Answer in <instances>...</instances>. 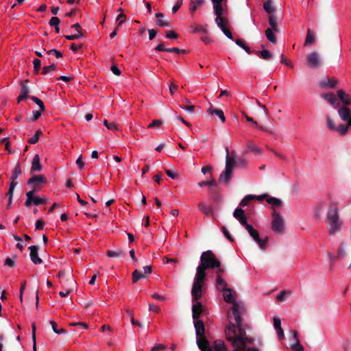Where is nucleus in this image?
<instances>
[{
  "label": "nucleus",
  "mask_w": 351,
  "mask_h": 351,
  "mask_svg": "<svg viewBox=\"0 0 351 351\" xmlns=\"http://www.w3.org/2000/svg\"><path fill=\"white\" fill-rule=\"evenodd\" d=\"M245 315V308L242 304H236L233 308V317L228 314L229 324L226 326L225 332L226 339L234 347L233 351H243L246 343H252L253 339L246 336L245 328L247 325L242 322L241 317Z\"/></svg>",
  "instance_id": "nucleus-1"
},
{
  "label": "nucleus",
  "mask_w": 351,
  "mask_h": 351,
  "mask_svg": "<svg viewBox=\"0 0 351 351\" xmlns=\"http://www.w3.org/2000/svg\"><path fill=\"white\" fill-rule=\"evenodd\" d=\"M326 222L329 226L330 234L334 235L339 231L342 222L339 220V207L337 203L332 202L330 204Z\"/></svg>",
  "instance_id": "nucleus-2"
},
{
  "label": "nucleus",
  "mask_w": 351,
  "mask_h": 351,
  "mask_svg": "<svg viewBox=\"0 0 351 351\" xmlns=\"http://www.w3.org/2000/svg\"><path fill=\"white\" fill-rule=\"evenodd\" d=\"M245 162L243 160L238 158L237 155H226V168L219 178V182L228 184L232 173V169L236 165H243Z\"/></svg>",
  "instance_id": "nucleus-3"
},
{
  "label": "nucleus",
  "mask_w": 351,
  "mask_h": 351,
  "mask_svg": "<svg viewBox=\"0 0 351 351\" xmlns=\"http://www.w3.org/2000/svg\"><path fill=\"white\" fill-rule=\"evenodd\" d=\"M199 265L206 269H214L215 267L220 266L221 262L211 250H207L202 254Z\"/></svg>",
  "instance_id": "nucleus-4"
},
{
  "label": "nucleus",
  "mask_w": 351,
  "mask_h": 351,
  "mask_svg": "<svg viewBox=\"0 0 351 351\" xmlns=\"http://www.w3.org/2000/svg\"><path fill=\"white\" fill-rule=\"evenodd\" d=\"M224 293L223 294V299L227 303H230L232 304L230 311H228V314L230 313L232 317H233V308L236 304H242L243 307L245 308V314L247 311V306L243 302H237L235 301L234 298L236 296V293L230 289V291H223ZM228 317V315H227ZM232 321H234V317H232Z\"/></svg>",
  "instance_id": "nucleus-5"
},
{
  "label": "nucleus",
  "mask_w": 351,
  "mask_h": 351,
  "mask_svg": "<svg viewBox=\"0 0 351 351\" xmlns=\"http://www.w3.org/2000/svg\"><path fill=\"white\" fill-rule=\"evenodd\" d=\"M245 229L253 239L258 244L259 247L261 250H265L267 247L268 237H265L263 239L260 238L258 232L250 224L247 225V227H245Z\"/></svg>",
  "instance_id": "nucleus-6"
},
{
  "label": "nucleus",
  "mask_w": 351,
  "mask_h": 351,
  "mask_svg": "<svg viewBox=\"0 0 351 351\" xmlns=\"http://www.w3.org/2000/svg\"><path fill=\"white\" fill-rule=\"evenodd\" d=\"M271 228L276 233H282L285 228L284 220L276 210L272 213Z\"/></svg>",
  "instance_id": "nucleus-7"
},
{
  "label": "nucleus",
  "mask_w": 351,
  "mask_h": 351,
  "mask_svg": "<svg viewBox=\"0 0 351 351\" xmlns=\"http://www.w3.org/2000/svg\"><path fill=\"white\" fill-rule=\"evenodd\" d=\"M306 63L311 68L319 67L322 65L319 54L316 51L308 53L306 56Z\"/></svg>",
  "instance_id": "nucleus-8"
},
{
  "label": "nucleus",
  "mask_w": 351,
  "mask_h": 351,
  "mask_svg": "<svg viewBox=\"0 0 351 351\" xmlns=\"http://www.w3.org/2000/svg\"><path fill=\"white\" fill-rule=\"evenodd\" d=\"M338 114L343 121H346L351 126V110L348 107L340 106L338 109Z\"/></svg>",
  "instance_id": "nucleus-9"
},
{
  "label": "nucleus",
  "mask_w": 351,
  "mask_h": 351,
  "mask_svg": "<svg viewBox=\"0 0 351 351\" xmlns=\"http://www.w3.org/2000/svg\"><path fill=\"white\" fill-rule=\"evenodd\" d=\"M337 84V80L334 77H324L320 80L319 86L323 88H335Z\"/></svg>",
  "instance_id": "nucleus-10"
},
{
  "label": "nucleus",
  "mask_w": 351,
  "mask_h": 351,
  "mask_svg": "<svg viewBox=\"0 0 351 351\" xmlns=\"http://www.w3.org/2000/svg\"><path fill=\"white\" fill-rule=\"evenodd\" d=\"M233 217L237 219L241 225L245 228L247 227V217L245 215L244 210L242 208H237L233 212Z\"/></svg>",
  "instance_id": "nucleus-11"
},
{
  "label": "nucleus",
  "mask_w": 351,
  "mask_h": 351,
  "mask_svg": "<svg viewBox=\"0 0 351 351\" xmlns=\"http://www.w3.org/2000/svg\"><path fill=\"white\" fill-rule=\"evenodd\" d=\"M321 97L326 100L334 108L339 106L340 104L333 93H323L321 95Z\"/></svg>",
  "instance_id": "nucleus-12"
},
{
  "label": "nucleus",
  "mask_w": 351,
  "mask_h": 351,
  "mask_svg": "<svg viewBox=\"0 0 351 351\" xmlns=\"http://www.w3.org/2000/svg\"><path fill=\"white\" fill-rule=\"evenodd\" d=\"M204 311V306L199 302H196L192 306V317L194 320H198Z\"/></svg>",
  "instance_id": "nucleus-13"
},
{
  "label": "nucleus",
  "mask_w": 351,
  "mask_h": 351,
  "mask_svg": "<svg viewBox=\"0 0 351 351\" xmlns=\"http://www.w3.org/2000/svg\"><path fill=\"white\" fill-rule=\"evenodd\" d=\"M202 285L199 282H193L191 291L193 301H197L202 297Z\"/></svg>",
  "instance_id": "nucleus-14"
},
{
  "label": "nucleus",
  "mask_w": 351,
  "mask_h": 351,
  "mask_svg": "<svg viewBox=\"0 0 351 351\" xmlns=\"http://www.w3.org/2000/svg\"><path fill=\"white\" fill-rule=\"evenodd\" d=\"M197 344L202 351H213L212 348L205 336L197 338Z\"/></svg>",
  "instance_id": "nucleus-15"
},
{
  "label": "nucleus",
  "mask_w": 351,
  "mask_h": 351,
  "mask_svg": "<svg viewBox=\"0 0 351 351\" xmlns=\"http://www.w3.org/2000/svg\"><path fill=\"white\" fill-rule=\"evenodd\" d=\"M29 249L30 250L29 256H30L31 261L35 265H38V264L42 263L43 260L38 255V246L32 245L29 247Z\"/></svg>",
  "instance_id": "nucleus-16"
},
{
  "label": "nucleus",
  "mask_w": 351,
  "mask_h": 351,
  "mask_svg": "<svg viewBox=\"0 0 351 351\" xmlns=\"http://www.w3.org/2000/svg\"><path fill=\"white\" fill-rule=\"evenodd\" d=\"M338 98L343 104V106L348 107L351 104V97L347 94L343 90H339L337 92Z\"/></svg>",
  "instance_id": "nucleus-17"
},
{
  "label": "nucleus",
  "mask_w": 351,
  "mask_h": 351,
  "mask_svg": "<svg viewBox=\"0 0 351 351\" xmlns=\"http://www.w3.org/2000/svg\"><path fill=\"white\" fill-rule=\"evenodd\" d=\"M206 269L199 265L197 267V272L195 277L194 282H199V284L203 285L206 278Z\"/></svg>",
  "instance_id": "nucleus-18"
},
{
  "label": "nucleus",
  "mask_w": 351,
  "mask_h": 351,
  "mask_svg": "<svg viewBox=\"0 0 351 351\" xmlns=\"http://www.w3.org/2000/svg\"><path fill=\"white\" fill-rule=\"evenodd\" d=\"M216 15L215 23L217 26L222 30V28H225L226 25L228 24V19L227 18L223 17V12H219V13H215Z\"/></svg>",
  "instance_id": "nucleus-19"
},
{
  "label": "nucleus",
  "mask_w": 351,
  "mask_h": 351,
  "mask_svg": "<svg viewBox=\"0 0 351 351\" xmlns=\"http://www.w3.org/2000/svg\"><path fill=\"white\" fill-rule=\"evenodd\" d=\"M194 326L197 338L205 336V327L203 321L199 319L194 320Z\"/></svg>",
  "instance_id": "nucleus-20"
},
{
  "label": "nucleus",
  "mask_w": 351,
  "mask_h": 351,
  "mask_svg": "<svg viewBox=\"0 0 351 351\" xmlns=\"http://www.w3.org/2000/svg\"><path fill=\"white\" fill-rule=\"evenodd\" d=\"M208 112L211 115L217 116L220 119L221 123H225L226 117H225L224 113L222 110L214 108L213 105L211 104H210V107L208 109Z\"/></svg>",
  "instance_id": "nucleus-21"
},
{
  "label": "nucleus",
  "mask_w": 351,
  "mask_h": 351,
  "mask_svg": "<svg viewBox=\"0 0 351 351\" xmlns=\"http://www.w3.org/2000/svg\"><path fill=\"white\" fill-rule=\"evenodd\" d=\"M217 289L221 291H229L230 289L227 287V284L220 275H217L216 278Z\"/></svg>",
  "instance_id": "nucleus-22"
},
{
  "label": "nucleus",
  "mask_w": 351,
  "mask_h": 351,
  "mask_svg": "<svg viewBox=\"0 0 351 351\" xmlns=\"http://www.w3.org/2000/svg\"><path fill=\"white\" fill-rule=\"evenodd\" d=\"M292 332H293V339L295 341V343L291 345V348L292 350H293L294 351H303L304 348L300 343V341L298 340V332L295 330H293V331H292Z\"/></svg>",
  "instance_id": "nucleus-23"
},
{
  "label": "nucleus",
  "mask_w": 351,
  "mask_h": 351,
  "mask_svg": "<svg viewBox=\"0 0 351 351\" xmlns=\"http://www.w3.org/2000/svg\"><path fill=\"white\" fill-rule=\"evenodd\" d=\"M46 182V178L43 175L34 176L27 181L28 184H33L36 187L37 184H43Z\"/></svg>",
  "instance_id": "nucleus-24"
},
{
  "label": "nucleus",
  "mask_w": 351,
  "mask_h": 351,
  "mask_svg": "<svg viewBox=\"0 0 351 351\" xmlns=\"http://www.w3.org/2000/svg\"><path fill=\"white\" fill-rule=\"evenodd\" d=\"M315 34L313 32V31L311 29H307L306 36L305 38V41L304 43V46H310L315 43Z\"/></svg>",
  "instance_id": "nucleus-25"
},
{
  "label": "nucleus",
  "mask_w": 351,
  "mask_h": 351,
  "mask_svg": "<svg viewBox=\"0 0 351 351\" xmlns=\"http://www.w3.org/2000/svg\"><path fill=\"white\" fill-rule=\"evenodd\" d=\"M212 348L213 351H228L224 342L220 339L215 341Z\"/></svg>",
  "instance_id": "nucleus-26"
},
{
  "label": "nucleus",
  "mask_w": 351,
  "mask_h": 351,
  "mask_svg": "<svg viewBox=\"0 0 351 351\" xmlns=\"http://www.w3.org/2000/svg\"><path fill=\"white\" fill-rule=\"evenodd\" d=\"M17 182H11L10 184L9 189L6 193V195L8 197V207L9 208L10 206V204L12 202V197H13V193L14 191L15 186L17 185Z\"/></svg>",
  "instance_id": "nucleus-27"
},
{
  "label": "nucleus",
  "mask_w": 351,
  "mask_h": 351,
  "mask_svg": "<svg viewBox=\"0 0 351 351\" xmlns=\"http://www.w3.org/2000/svg\"><path fill=\"white\" fill-rule=\"evenodd\" d=\"M182 101L186 104V106L180 105V107L189 113H193L195 106L191 104V101L187 98H183Z\"/></svg>",
  "instance_id": "nucleus-28"
},
{
  "label": "nucleus",
  "mask_w": 351,
  "mask_h": 351,
  "mask_svg": "<svg viewBox=\"0 0 351 351\" xmlns=\"http://www.w3.org/2000/svg\"><path fill=\"white\" fill-rule=\"evenodd\" d=\"M42 169V166L40 164L39 155H35L32 160V166L31 168L32 171H40Z\"/></svg>",
  "instance_id": "nucleus-29"
},
{
  "label": "nucleus",
  "mask_w": 351,
  "mask_h": 351,
  "mask_svg": "<svg viewBox=\"0 0 351 351\" xmlns=\"http://www.w3.org/2000/svg\"><path fill=\"white\" fill-rule=\"evenodd\" d=\"M263 152L264 151L258 146H256L255 144H254L252 142H249L247 145V149L244 152V154H246L247 152L261 153Z\"/></svg>",
  "instance_id": "nucleus-30"
},
{
  "label": "nucleus",
  "mask_w": 351,
  "mask_h": 351,
  "mask_svg": "<svg viewBox=\"0 0 351 351\" xmlns=\"http://www.w3.org/2000/svg\"><path fill=\"white\" fill-rule=\"evenodd\" d=\"M198 208L206 216L213 215V209L210 207L206 206L202 202L199 203Z\"/></svg>",
  "instance_id": "nucleus-31"
},
{
  "label": "nucleus",
  "mask_w": 351,
  "mask_h": 351,
  "mask_svg": "<svg viewBox=\"0 0 351 351\" xmlns=\"http://www.w3.org/2000/svg\"><path fill=\"white\" fill-rule=\"evenodd\" d=\"M204 3V0H191L190 2V12L192 13L195 12L197 8L202 5Z\"/></svg>",
  "instance_id": "nucleus-32"
},
{
  "label": "nucleus",
  "mask_w": 351,
  "mask_h": 351,
  "mask_svg": "<svg viewBox=\"0 0 351 351\" xmlns=\"http://www.w3.org/2000/svg\"><path fill=\"white\" fill-rule=\"evenodd\" d=\"M255 53L262 58L264 60H268L273 57V54L267 49H263L261 51H257Z\"/></svg>",
  "instance_id": "nucleus-33"
},
{
  "label": "nucleus",
  "mask_w": 351,
  "mask_h": 351,
  "mask_svg": "<svg viewBox=\"0 0 351 351\" xmlns=\"http://www.w3.org/2000/svg\"><path fill=\"white\" fill-rule=\"evenodd\" d=\"M213 4L214 13H219V12H223L222 6V1L223 0H211Z\"/></svg>",
  "instance_id": "nucleus-34"
},
{
  "label": "nucleus",
  "mask_w": 351,
  "mask_h": 351,
  "mask_svg": "<svg viewBox=\"0 0 351 351\" xmlns=\"http://www.w3.org/2000/svg\"><path fill=\"white\" fill-rule=\"evenodd\" d=\"M269 24L271 26L269 29H274V32H278V27L277 23V19L274 15H269Z\"/></svg>",
  "instance_id": "nucleus-35"
},
{
  "label": "nucleus",
  "mask_w": 351,
  "mask_h": 351,
  "mask_svg": "<svg viewBox=\"0 0 351 351\" xmlns=\"http://www.w3.org/2000/svg\"><path fill=\"white\" fill-rule=\"evenodd\" d=\"M106 255L108 257L113 258V257H124L125 256V253L123 252L122 250H119L117 251H112V250H108L106 252Z\"/></svg>",
  "instance_id": "nucleus-36"
},
{
  "label": "nucleus",
  "mask_w": 351,
  "mask_h": 351,
  "mask_svg": "<svg viewBox=\"0 0 351 351\" xmlns=\"http://www.w3.org/2000/svg\"><path fill=\"white\" fill-rule=\"evenodd\" d=\"M263 9L269 15H273L272 14L275 12V8L271 4V1L269 0L263 3Z\"/></svg>",
  "instance_id": "nucleus-37"
},
{
  "label": "nucleus",
  "mask_w": 351,
  "mask_h": 351,
  "mask_svg": "<svg viewBox=\"0 0 351 351\" xmlns=\"http://www.w3.org/2000/svg\"><path fill=\"white\" fill-rule=\"evenodd\" d=\"M274 29L267 28L265 30V36L268 40H269L271 43H276L277 39L275 34H274Z\"/></svg>",
  "instance_id": "nucleus-38"
},
{
  "label": "nucleus",
  "mask_w": 351,
  "mask_h": 351,
  "mask_svg": "<svg viewBox=\"0 0 351 351\" xmlns=\"http://www.w3.org/2000/svg\"><path fill=\"white\" fill-rule=\"evenodd\" d=\"M29 82L28 80L20 81V86H21V93L24 94L28 96L29 93V86L27 85V83Z\"/></svg>",
  "instance_id": "nucleus-39"
},
{
  "label": "nucleus",
  "mask_w": 351,
  "mask_h": 351,
  "mask_svg": "<svg viewBox=\"0 0 351 351\" xmlns=\"http://www.w3.org/2000/svg\"><path fill=\"white\" fill-rule=\"evenodd\" d=\"M145 276L138 269H135L132 273V282L136 283L139 280L145 278Z\"/></svg>",
  "instance_id": "nucleus-40"
},
{
  "label": "nucleus",
  "mask_w": 351,
  "mask_h": 351,
  "mask_svg": "<svg viewBox=\"0 0 351 351\" xmlns=\"http://www.w3.org/2000/svg\"><path fill=\"white\" fill-rule=\"evenodd\" d=\"M267 202L276 207H280L282 205V201L280 199L270 196L267 197Z\"/></svg>",
  "instance_id": "nucleus-41"
},
{
  "label": "nucleus",
  "mask_w": 351,
  "mask_h": 351,
  "mask_svg": "<svg viewBox=\"0 0 351 351\" xmlns=\"http://www.w3.org/2000/svg\"><path fill=\"white\" fill-rule=\"evenodd\" d=\"M21 173V169L20 164H17L14 168V170L12 173V175L10 178L11 182H16L15 180L17 179L18 176Z\"/></svg>",
  "instance_id": "nucleus-42"
},
{
  "label": "nucleus",
  "mask_w": 351,
  "mask_h": 351,
  "mask_svg": "<svg viewBox=\"0 0 351 351\" xmlns=\"http://www.w3.org/2000/svg\"><path fill=\"white\" fill-rule=\"evenodd\" d=\"M256 198V195H247L246 196H245V197L241 200V202H240L239 205L241 206H245L249 204V203L253 200V199H255Z\"/></svg>",
  "instance_id": "nucleus-43"
},
{
  "label": "nucleus",
  "mask_w": 351,
  "mask_h": 351,
  "mask_svg": "<svg viewBox=\"0 0 351 351\" xmlns=\"http://www.w3.org/2000/svg\"><path fill=\"white\" fill-rule=\"evenodd\" d=\"M56 70V64H52L49 66H46L43 68V71L41 72V74L43 75H47L49 73H52Z\"/></svg>",
  "instance_id": "nucleus-44"
},
{
  "label": "nucleus",
  "mask_w": 351,
  "mask_h": 351,
  "mask_svg": "<svg viewBox=\"0 0 351 351\" xmlns=\"http://www.w3.org/2000/svg\"><path fill=\"white\" fill-rule=\"evenodd\" d=\"M50 324L51 325L52 329L55 333L60 335L65 334L66 332V330L64 328L58 329L56 322L50 321Z\"/></svg>",
  "instance_id": "nucleus-45"
},
{
  "label": "nucleus",
  "mask_w": 351,
  "mask_h": 351,
  "mask_svg": "<svg viewBox=\"0 0 351 351\" xmlns=\"http://www.w3.org/2000/svg\"><path fill=\"white\" fill-rule=\"evenodd\" d=\"M0 145H3L4 150L8 152V154H11L12 150L10 149V143L8 138H4L0 141Z\"/></svg>",
  "instance_id": "nucleus-46"
},
{
  "label": "nucleus",
  "mask_w": 351,
  "mask_h": 351,
  "mask_svg": "<svg viewBox=\"0 0 351 351\" xmlns=\"http://www.w3.org/2000/svg\"><path fill=\"white\" fill-rule=\"evenodd\" d=\"M350 126L348 125V124H341L340 125H339V127H337L335 130H337V131L342 136H344L347 134L348 131V128Z\"/></svg>",
  "instance_id": "nucleus-47"
},
{
  "label": "nucleus",
  "mask_w": 351,
  "mask_h": 351,
  "mask_svg": "<svg viewBox=\"0 0 351 351\" xmlns=\"http://www.w3.org/2000/svg\"><path fill=\"white\" fill-rule=\"evenodd\" d=\"M236 44L243 49L247 53L250 54L252 51L250 48L244 43V42L241 39L235 40Z\"/></svg>",
  "instance_id": "nucleus-48"
},
{
  "label": "nucleus",
  "mask_w": 351,
  "mask_h": 351,
  "mask_svg": "<svg viewBox=\"0 0 351 351\" xmlns=\"http://www.w3.org/2000/svg\"><path fill=\"white\" fill-rule=\"evenodd\" d=\"M245 119L247 121L252 123L254 126L257 127L259 130L267 132H270V131L268 129L265 128L263 126H258L257 122L255 121L252 117L245 115Z\"/></svg>",
  "instance_id": "nucleus-49"
},
{
  "label": "nucleus",
  "mask_w": 351,
  "mask_h": 351,
  "mask_svg": "<svg viewBox=\"0 0 351 351\" xmlns=\"http://www.w3.org/2000/svg\"><path fill=\"white\" fill-rule=\"evenodd\" d=\"M29 98L38 106L40 111H45V104L39 98L35 96H31Z\"/></svg>",
  "instance_id": "nucleus-50"
},
{
  "label": "nucleus",
  "mask_w": 351,
  "mask_h": 351,
  "mask_svg": "<svg viewBox=\"0 0 351 351\" xmlns=\"http://www.w3.org/2000/svg\"><path fill=\"white\" fill-rule=\"evenodd\" d=\"M84 36V33L83 32H82V30H78V33L77 32V34H75L66 36L65 38L67 40H73L75 39H79V38L83 37Z\"/></svg>",
  "instance_id": "nucleus-51"
},
{
  "label": "nucleus",
  "mask_w": 351,
  "mask_h": 351,
  "mask_svg": "<svg viewBox=\"0 0 351 351\" xmlns=\"http://www.w3.org/2000/svg\"><path fill=\"white\" fill-rule=\"evenodd\" d=\"M43 134L42 131L37 130L34 136H32L28 140V142L31 144H35L38 142L39 137Z\"/></svg>",
  "instance_id": "nucleus-52"
},
{
  "label": "nucleus",
  "mask_w": 351,
  "mask_h": 351,
  "mask_svg": "<svg viewBox=\"0 0 351 351\" xmlns=\"http://www.w3.org/2000/svg\"><path fill=\"white\" fill-rule=\"evenodd\" d=\"M208 191H209V193H211L213 195V201L217 202L220 201L221 196L218 193V191L216 189L210 188Z\"/></svg>",
  "instance_id": "nucleus-53"
},
{
  "label": "nucleus",
  "mask_w": 351,
  "mask_h": 351,
  "mask_svg": "<svg viewBox=\"0 0 351 351\" xmlns=\"http://www.w3.org/2000/svg\"><path fill=\"white\" fill-rule=\"evenodd\" d=\"M198 185L199 186H216L217 182L214 178L209 181H203L199 183H198Z\"/></svg>",
  "instance_id": "nucleus-54"
},
{
  "label": "nucleus",
  "mask_w": 351,
  "mask_h": 351,
  "mask_svg": "<svg viewBox=\"0 0 351 351\" xmlns=\"http://www.w3.org/2000/svg\"><path fill=\"white\" fill-rule=\"evenodd\" d=\"M33 64H34V72L36 74H38L40 66H41V61L39 59H34L33 60Z\"/></svg>",
  "instance_id": "nucleus-55"
},
{
  "label": "nucleus",
  "mask_w": 351,
  "mask_h": 351,
  "mask_svg": "<svg viewBox=\"0 0 351 351\" xmlns=\"http://www.w3.org/2000/svg\"><path fill=\"white\" fill-rule=\"evenodd\" d=\"M193 32L206 34L207 33V30L202 25H196L194 26Z\"/></svg>",
  "instance_id": "nucleus-56"
},
{
  "label": "nucleus",
  "mask_w": 351,
  "mask_h": 351,
  "mask_svg": "<svg viewBox=\"0 0 351 351\" xmlns=\"http://www.w3.org/2000/svg\"><path fill=\"white\" fill-rule=\"evenodd\" d=\"M45 51H46V49H43ZM47 53L49 55H54L57 58H60L62 57V53L58 51L57 49H50L49 51H47Z\"/></svg>",
  "instance_id": "nucleus-57"
},
{
  "label": "nucleus",
  "mask_w": 351,
  "mask_h": 351,
  "mask_svg": "<svg viewBox=\"0 0 351 351\" xmlns=\"http://www.w3.org/2000/svg\"><path fill=\"white\" fill-rule=\"evenodd\" d=\"M324 209V204H319L315 208V217L316 218H319L322 210Z\"/></svg>",
  "instance_id": "nucleus-58"
},
{
  "label": "nucleus",
  "mask_w": 351,
  "mask_h": 351,
  "mask_svg": "<svg viewBox=\"0 0 351 351\" xmlns=\"http://www.w3.org/2000/svg\"><path fill=\"white\" fill-rule=\"evenodd\" d=\"M125 19L126 16L124 14H119L116 19L117 25L121 26L125 22Z\"/></svg>",
  "instance_id": "nucleus-59"
},
{
  "label": "nucleus",
  "mask_w": 351,
  "mask_h": 351,
  "mask_svg": "<svg viewBox=\"0 0 351 351\" xmlns=\"http://www.w3.org/2000/svg\"><path fill=\"white\" fill-rule=\"evenodd\" d=\"M104 123L105 126H106L108 130H117V125L115 124V123H114V122L109 123V122L106 119V120H104Z\"/></svg>",
  "instance_id": "nucleus-60"
},
{
  "label": "nucleus",
  "mask_w": 351,
  "mask_h": 351,
  "mask_svg": "<svg viewBox=\"0 0 351 351\" xmlns=\"http://www.w3.org/2000/svg\"><path fill=\"white\" fill-rule=\"evenodd\" d=\"M16 256L14 257V258H7L4 262L5 265H8L9 267L12 268L15 265V261Z\"/></svg>",
  "instance_id": "nucleus-61"
},
{
  "label": "nucleus",
  "mask_w": 351,
  "mask_h": 351,
  "mask_svg": "<svg viewBox=\"0 0 351 351\" xmlns=\"http://www.w3.org/2000/svg\"><path fill=\"white\" fill-rule=\"evenodd\" d=\"M221 230L224 234V236L231 242H232L234 241V239L233 237H232V235L230 234V233L229 232V231L227 230V228L225 227V226H222L221 227Z\"/></svg>",
  "instance_id": "nucleus-62"
},
{
  "label": "nucleus",
  "mask_w": 351,
  "mask_h": 351,
  "mask_svg": "<svg viewBox=\"0 0 351 351\" xmlns=\"http://www.w3.org/2000/svg\"><path fill=\"white\" fill-rule=\"evenodd\" d=\"M60 21L57 16H53L49 20V25L53 27H56L60 25Z\"/></svg>",
  "instance_id": "nucleus-63"
},
{
  "label": "nucleus",
  "mask_w": 351,
  "mask_h": 351,
  "mask_svg": "<svg viewBox=\"0 0 351 351\" xmlns=\"http://www.w3.org/2000/svg\"><path fill=\"white\" fill-rule=\"evenodd\" d=\"M166 37L170 39H176L178 38V34L173 30H169L166 32Z\"/></svg>",
  "instance_id": "nucleus-64"
}]
</instances>
